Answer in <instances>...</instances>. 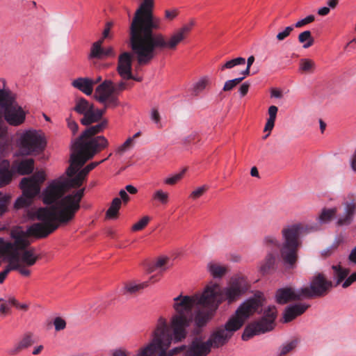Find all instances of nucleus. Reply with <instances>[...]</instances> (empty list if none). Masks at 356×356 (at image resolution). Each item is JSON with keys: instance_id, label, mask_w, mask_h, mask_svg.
I'll return each mask as SVG.
<instances>
[{"instance_id": "39", "label": "nucleus", "mask_w": 356, "mask_h": 356, "mask_svg": "<svg viewBox=\"0 0 356 356\" xmlns=\"http://www.w3.org/2000/svg\"><path fill=\"white\" fill-rule=\"evenodd\" d=\"M210 84V79L208 76L201 78L196 82L193 88V94L195 96L202 92Z\"/></svg>"}, {"instance_id": "41", "label": "nucleus", "mask_w": 356, "mask_h": 356, "mask_svg": "<svg viewBox=\"0 0 356 356\" xmlns=\"http://www.w3.org/2000/svg\"><path fill=\"white\" fill-rule=\"evenodd\" d=\"M298 342L297 339H293L281 346L279 348L278 355L286 356L297 346Z\"/></svg>"}, {"instance_id": "57", "label": "nucleus", "mask_w": 356, "mask_h": 356, "mask_svg": "<svg viewBox=\"0 0 356 356\" xmlns=\"http://www.w3.org/2000/svg\"><path fill=\"white\" fill-rule=\"evenodd\" d=\"M207 190V187L206 186H201L197 189L193 191L190 195V197L194 200L199 198L201 197L205 191Z\"/></svg>"}, {"instance_id": "52", "label": "nucleus", "mask_w": 356, "mask_h": 356, "mask_svg": "<svg viewBox=\"0 0 356 356\" xmlns=\"http://www.w3.org/2000/svg\"><path fill=\"white\" fill-rule=\"evenodd\" d=\"M293 31V26H286L282 31L278 33L276 35V39L278 41H283L288 36L290 35L291 33Z\"/></svg>"}, {"instance_id": "29", "label": "nucleus", "mask_w": 356, "mask_h": 356, "mask_svg": "<svg viewBox=\"0 0 356 356\" xmlns=\"http://www.w3.org/2000/svg\"><path fill=\"white\" fill-rule=\"evenodd\" d=\"M10 167V163L6 160L0 163V188L8 185L12 180L13 173Z\"/></svg>"}, {"instance_id": "9", "label": "nucleus", "mask_w": 356, "mask_h": 356, "mask_svg": "<svg viewBox=\"0 0 356 356\" xmlns=\"http://www.w3.org/2000/svg\"><path fill=\"white\" fill-rule=\"evenodd\" d=\"M194 24L195 22L191 21L189 24L183 26L168 38L162 33L159 32V31H156L143 55L138 60V65H145L149 63L156 55L157 51L175 50L178 44L186 38L188 33L191 31V28Z\"/></svg>"}, {"instance_id": "44", "label": "nucleus", "mask_w": 356, "mask_h": 356, "mask_svg": "<svg viewBox=\"0 0 356 356\" xmlns=\"http://www.w3.org/2000/svg\"><path fill=\"white\" fill-rule=\"evenodd\" d=\"M113 356H148L147 345L138 350V353L131 355L130 353L124 350H116L113 352Z\"/></svg>"}, {"instance_id": "28", "label": "nucleus", "mask_w": 356, "mask_h": 356, "mask_svg": "<svg viewBox=\"0 0 356 356\" xmlns=\"http://www.w3.org/2000/svg\"><path fill=\"white\" fill-rule=\"evenodd\" d=\"M81 168V167H80L73 175L70 177L67 175L69 177L67 179L71 184V186L73 188L80 187L83 184L88 173L91 171L90 168H88V165L79 170Z\"/></svg>"}, {"instance_id": "23", "label": "nucleus", "mask_w": 356, "mask_h": 356, "mask_svg": "<svg viewBox=\"0 0 356 356\" xmlns=\"http://www.w3.org/2000/svg\"><path fill=\"white\" fill-rule=\"evenodd\" d=\"M34 343L33 339V334L27 332L24 334L22 338L12 348L8 350L10 355H15L21 352L22 350L28 348Z\"/></svg>"}, {"instance_id": "51", "label": "nucleus", "mask_w": 356, "mask_h": 356, "mask_svg": "<svg viewBox=\"0 0 356 356\" xmlns=\"http://www.w3.org/2000/svg\"><path fill=\"white\" fill-rule=\"evenodd\" d=\"M46 179V175L44 171H38L35 172L33 177L28 178L35 182L38 187L40 188V184L42 183Z\"/></svg>"}, {"instance_id": "36", "label": "nucleus", "mask_w": 356, "mask_h": 356, "mask_svg": "<svg viewBox=\"0 0 356 356\" xmlns=\"http://www.w3.org/2000/svg\"><path fill=\"white\" fill-rule=\"evenodd\" d=\"M298 42L303 44V48L308 49L314 43V39L312 36L310 31H305L300 33L298 37Z\"/></svg>"}, {"instance_id": "64", "label": "nucleus", "mask_w": 356, "mask_h": 356, "mask_svg": "<svg viewBox=\"0 0 356 356\" xmlns=\"http://www.w3.org/2000/svg\"><path fill=\"white\" fill-rule=\"evenodd\" d=\"M348 260L350 262L356 265V246L351 250L348 255Z\"/></svg>"}, {"instance_id": "17", "label": "nucleus", "mask_w": 356, "mask_h": 356, "mask_svg": "<svg viewBox=\"0 0 356 356\" xmlns=\"http://www.w3.org/2000/svg\"><path fill=\"white\" fill-rule=\"evenodd\" d=\"M93 107V104L90 103L83 97H79L76 99L72 110L76 113L83 115L81 119V123L83 125L88 126L92 124V118H92Z\"/></svg>"}, {"instance_id": "38", "label": "nucleus", "mask_w": 356, "mask_h": 356, "mask_svg": "<svg viewBox=\"0 0 356 356\" xmlns=\"http://www.w3.org/2000/svg\"><path fill=\"white\" fill-rule=\"evenodd\" d=\"M334 277L337 279L336 286L339 285L349 274V270L342 268L341 266H332Z\"/></svg>"}, {"instance_id": "45", "label": "nucleus", "mask_w": 356, "mask_h": 356, "mask_svg": "<svg viewBox=\"0 0 356 356\" xmlns=\"http://www.w3.org/2000/svg\"><path fill=\"white\" fill-rule=\"evenodd\" d=\"M245 63V59L242 57H238L230 60L227 61L225 64L220 67L221 71L225 69H232L236 65H244Z\"/></svg>"}, {"instance_id": "15", "label": "nucleus", "mask_w": 356, "mask_h": 356, "mask_svg": "<svg viewBox=\"0 0 356 356\" xmlns=\"http://www.w3.org/2000/svg\"><path fill=\"white\" fill-rule=\"evenodd\" d=\"M45 147L44 137L36 131H27L20 138L19 150L23 155L38 154Z\"/></svg>"}, {"instance_id": "59", "label": "nucleus", "mask_w": 356, "mask_h": 356, "mask_svg": "<svg viewBox=\"0 0 356 356\" xmlns=\"http://www.w3.org/2000/svg\"><path fill=\"white\" fill-rule=\"evenodd\" d=\"M10 270H13V264L9 262V265L6 268V269L0 273V284H2L4 282Z\"/></svg>"}, {"instance_id": "34", "label": "nucleus", "mask_w": 356, "mask_h": 356, "mask_svg": "<svg viewBox=\"0 0 356 356\" xmlns=\"http://www.w3.org/2000/svg\"><path fill=\"white\" fill-rule=\"evenodd\" d=\"M14 241L4 242L2 238H0V262L8 259L10 252L13 250Z\"/></svg>"}, {"instance_id": "48", "label": "nucleus", "mask_w": 356, "mask_h": 356, "mask_svg": "<svg viewBox=\"0 0 356 356\" xmlns=\"http://www.w3.org/2000/svg\"><path fill=\"white\" fill-rule=\"evenodd\" d=\"M243 79H244V77H239V78H236V79H234L232 80L227 81L224 84L222 90L225 92L232 90L238 84H239Z\"/></svg>"}, {"instance_id": "24", "label": "nucleus", "mask_w": 356, "mask_h": 356, "mask_svg": "<svg viewBox=\"0 0 356 356\" xmlns=\"http://www.w3.org/2000/svg\"><path fill=\"white\" fill-rule=\"evenodd\" d=\"M356 210V202L352 200L350 202L345 203V216L339 218L337 221V225L339 226L349 225L353 218Z\"/></svg>"}, {"instance_id": "7", "label": "nucleus", "mask_w": 356, "mask_h": 356, "mask_svg": "<svg viewBox=\"0 0 356 356\" xmlns=\"http://www.w3.org/2000/svg\"><path fill=\"white\" fill-rule=\"evenodd\" d=\"M27 236H31L27 234V231L26 232L17 230L11 232L14 245L7 259L13 264V270L18 271L25 277H29L31 275L29 267L35 265L39 259V256L35 254V248L29 247L30 242Z\"/></svg>"}, {"instance_id": "27", "label": "nucleus", "mask_w": 356, "mask_h": 356, "mask_svg": "<svg viewBox=\"0 0 356 356\" xmlns=\"http://www.w3.org/2000/svg\"><path fill=\"white\" fill-rule=\"evenodd\" d=\"M81 168V167H80L73 175L70 177L67 175L69 177L67 179L71 184V186L73 188L80 187L83 184L88 173L91 171L90 168H88V165L79 170Z\"/></svg>"}, {"instance_id": "5", "label": "nucleus", "mask_w": 356, "mask_h": 356, "mask_svg": "<svg viewBox=\"0 0 356 356\" xmlns=\"http://www.w3.org/2000/svg\"><path fill=\"white\" fill-rule=\"evenodd\" d=\"M318 225H310L293 223L285 225L281 230L282 242L276 236L268 235L264 238L263 243L267 250L280 248V257L286 269L296 267L298 260V250L302 247V234L318 230Z\"/></svg>"}, {"instance_id": "30", "label": "nucleus", "mask_w": 356, "mask_h": 356, "mask_svg": "<svg viewBox=\"0 0 356 356\" xmlns=\"http://www.w3.org/2000/svg\"><path fill=\"white\" fill-rule=\"evenodd\" d=\"M107 124L108 121L104 119L99 124L89 127L80 135L81 139L96 136V134L102 132L106 129Z\"/></svg>"}, {"instance_id": "13", "label": "nucleus", "mask_w": 356, "mask_h": 356, "mask_svg": "<svg viewBox=\"0 0 356 356\" xmlns=\"http://www.w3.org/2000/svg\"><path fill=\"white\" fill-rule=\"evenodd\" d=\"M333 286L332 282L328 280L322 273H316L310 280V285L301 288L305 299H312L325 296Z\"/></svg>"}, {"instance_id": "16", "label": "nucleus", "mask_w": 356, "mask_h": 356, "mask_svg": "<svg viewBox=\"0 0 356 356\" xmlns=\"http://www.w3.org/2000/svg\"><path fill=\"white\" fill-rule=\"evenodd\" d=\"M20 188L22 190V195L18 197L15 203L17 209L27 207L32 203L33 198L40 191L35 181L24 177L20 181Z\"/></svg>"}, {"instance_id": "46", "label": "nucleus", "mask_w": 356, "mask_h": 356, "mask_svg": "<svg viewBox=\"0 0 356 356\" xmlns=\"http://www.w3.org/2000/svg\"><path fill=\"white\" fill-rule=\"evenodd\" d=\"M152 198L163 204H166L168 202L169 195L162 190H157L153 194Z\"/></svg>"}, {"instance_id": "8", "label": "nucleus", "mask_w": 356, "mask_h": 356, "mask_svg": "<svg viewBox=\"0 0 356 356\" xmlns=\"http://www.w3.org/2000/svg\"><path fill=\"white\" fill-rule=\"evenodd\" d=\"M108 140L104 136H97L81 139L79 136L72 145L70 165L66 170L70 177L76 173L80 167L97 154L108 147Z\"/></svg>"}, {"instance_id": "63", "label": "nucleus", "mask_w": 356, "mask_h": 356, "mask_svg": "<svg viewBox=\"0 0 356 356\" xmlns=\"http://www.w3.org/2000/svg\"><path fill=\"white\" fill-rule=\"evenodd\" d=\"M151 119L156 124L160 123L161 117L157 109L153 108L152 110Z\"/></svg>"}, {"instance_id": "6", "label": "nucleus", "mask_w": 356, "mask_h": 356, "mask_svg": "<svg viewBox=\"0 0 356 356\" xmlns=\"http://www.w3.org/2000/svg\"><path fill=\"white\" fill-rule=\"evenodd\" d=\"M264 302V294L257 291L252 297L241 303L224 325L218 327L210 334L207 341L211 349L225 346L251 316L259 312Z\"/></svg>"}, {"instance_id": "31", "label": "nucleus", "mask_w": 356, "mask_h": 356, "mask_svg": "<svg viewBox=\"0 0 356 356\" xmlns=\"http://www.w3.org/2000/svg\"><path fill=\"white\" fill-rule=\"evenodd\" d=\"M108 88H106L105 91L112 90L110 95L111 97H115V98H118V95L123 90L126 89V83L123 81L118 83L117 85H114L113 82L111 80H105L101 83H107Z\"/></svg>"}, {"instance_id": "47", "label": "nucleus", "mask_w": 356, "mask_h": 356, "mask_svg": "<svg viewBox=\"0 0 356 356\" xmlns=\"http://www.w3.org/2000/svg\"><path fill=\"white\" fill-rule=\"evenodd\" d=\"M150 221V218L147 216H143L138 222L133 225L131 230L133 232H138L143 230Z\"/></svg>"}, {"instance_id": "50", "label": "nucleus", "mask_w": 356, "mask_h": 356, "mask_svg": "<svg viewBox=\"0 0 356 356\" xmlns=\"http://www.w3.org/2000/svg\"><path fill=\"white\" fill-rule=\"evenodd\" d=\"M134 145V138H129L117 149V153L122 155Z\"/></svg>"}, {"instance_id": "10", "label": "nucleus", "mask_w": 356, "mask_h": 356, "mask_svg": "<svg viewBox=\"0 0 356 356\" xmlns=\"http://www.w3.org/2000/svg\"><path fill=\"white\" fill-rule=\"evenodd\" d=\"M0 107L3 109L4 119L10 125L17 127L24 123L26 113L10 90H0Z\"/></svg>"}, {"instance_id": "61", "label": "nucleus", "mask_w": 356, "mask_h": 356, "mask_svg": "<svg viewBox=\"0 0 356 356\" xmlns=\"http://www.w3.org/2000/svg\"><path fill=\"white\" fill-rule=\"evenodd\" d=\"M356 282V272L352 273L342 284L343 288H347L350 286L353 282Z\"/></svg>"}, {"instance_id": "14", "label": "nucleus", "mask_w": 356, "mask_h": 356, "mask_svg": "<svg viewBox=\"0 0 356 356\" xmlns=\"http://www.w3.org/2000/svg\"><path fill=\"white\" fill-rule=\"evenodd\" d=\"M107 83H100L95 89V97L98 102L103 104L102 109H95L93 107L92 123L99 122L105 114L106 110L114 109L120 106V102L118 98L110 95L112 90L105 91L108 88Z\"/></svg>"}, {"instance_id": "35", "label": "nucleus", "mask_w": 356, "mask_h": 356, "mask_svg": "<svg viewBox=\"0 0 356 356\" xmlns=\"http://www.w3.org/2000/svg\"><path fill=\"white\" fill-rule=\"evenodd\" d=\"M337 208L323 209L319 215L318 220L319 223H327L336 216Z\"/></svg>"}, {"instance_id": "21", "label": "nucleus", "mask_w": 356, "mask_h": 356, "mask_svg": "<svg viewBox=\"0 0 356 356\" xmlns=\"http://www.w3.org/2000/svg\"><path fill=\"white\" fill-rule=\"evenodd\" d=\"M310 307L306 303H297L287 307L284 312V321L289 323L302 315Z\"/></svg>"}, {"instance_id": "2", "label": "nucleus", "mask_w": 356, "mask_h": 356, "mask_svg": "<svg viewBox=\"0 0 356 356\" xmlns=\"http://www.w3.org/2000/svg\"><path fill=\"white\" fill-rule=\"evenodd\" d=\"M188 300V298L181 300L179 298H175L173 308L175 312L170 321L163 316L158 318L151 332V339L147 344L148 356H174L186 351V345L168 349L172 343L184 341L189 333L193 313L191 311Z\"/></svg>"}, {"instance_id": "25", "label": "nucleus", "mask_w": 356, "mask_h": 356, "mask_svg": "<svg viewBox=\"0 0 356 356\" xmlns=\"http://www.w3.org/2000/svg\"><path fill=\"white\" fill-rule=\"evenodd\" d=\"M72 85L86 95H90L92 93L93 83L90 78H78L72 81Z\"/></svg>"}, {"instance_id": "32", "label": "nucleus", "mask_w": 356, "mask_h": 356, "mask_svg": "<svg viewBox=\"0 0 356 356\" xmlns=\"http://www.w3.org/2000/svg\"><path fill=\"white\" fill-rule=\"evenodd\" d=\"M277 111H278V108L275 106H270L268 108L269 118L267 120L264 131L270 132L272 131V129H273V127L275 126V122L276 120Z\"/></svg>"}, {"instance_id": "12", "label": "nucleus", "mask_w": 356, "mask_h": 356, "mask_svg": "<svg viewBox=\"0 0 356 356\" xmlns=\"http://www.w3.org/2000/svg\"><path fill=\"white\" fill-rule=\"evenodd\" d=\"M194 327L191 330L193 336L191 341L186 346V350L184 356H207L211 352V349L207 341L200 335L202 327L207 324L198 325L196 323V314H193Z\"/></svg>"}, {"instance_id": "22", "label": "nucleus", "mask_w": 356, "mask_h": 356, "mask_svg": "<svg viewBox=\"0 0 356 356\" xmlns=\"http://www.w3.org/2000/svg\"><path fill=\"white\" fill-rule=\"evenodd\" d=\"M207 270L213 278L221 279L227 274L229 268L216 261H211L207 264Z\"/></svg>"}, {"instance_id": "1", "label": "nucleus", "mask_w": 356, "mask_h": 356, "mask_svg": "<svg viewBox=\"0 0 356 356\" xmlns=\"http://www.w3.org/2000/svg\"><path fill=\"white\" fill-rule=\"evenodd\" d=\"M70 188L72 187L68 179L63 177L49 184L42 196L44 204L50 206L40 207L33 213V217L40 222L27 228L29 235L37 238H46L60 224H66L74 218L80 209L85 188L63 197Z\"/></svg>"}, {"instance_id": "11", "label": "nucleus", "mask_w": 356, "mask_h": 356, "mask_svg": "<svg viewBox=\"0 0 356 356\" xmlns=\"http://www.w3.org/2000/svg\"><path fill=\"white\" fill-rule=\"evenodd\" d=\"M277 317V309L275 306H270L264 310L263 316L258 321L249 323L244 329L241 338L248 341L255 335H259L273 330Z\"/></svg>"}, {"instance_id": "19", "label": "nucleus", "mask_w": 356, "mask_h": 356, "mask_svg": "<svg viewBox=\"0 0 356 356\" xmlns=\"http://www.w3.org/2000/svg\"><path fill=\"white\" fill-rule=\"evenodd\" d=\"M132 70V55L130 52L124 51L118 57L117 72L122 79L128 80L134 78Z\"/></svg>"}, {"instance_id": "37", "label": "nucleus", "mask_w": 356, "mask_h": 356, "mask_svg": "<svg viewBox=\"0 0 356 356\" xmlns=\"http://www.w3.org/2000/svg\"><path fill=\"white\" fill-rule=\"evenodd\" d=\"M122 200L119 197H115L106 211V217L109 218H115L118 217V211L120 209Z\"/></svg>"}, {"instance_id": "40", "label": "nucleus", "mask_w": 356, "mask_h": 356, "mask_svg": "<svg viewBox=\"0 0 356 356\" xmlns=\"http://www.w3.org/2000/svg\"><path fill=\"white\" fill-rule=\"evenodd\" d=\"M315 68V63L308 58H302L300 60L299 70L305 73H312Z\"/></svg>"}, {"instance_id": "55", "label": "nucleus", "mask_w": 356, "mask_h": 356, "mask_svg": "<svg viewBox=\"0 0 356 356\" xmlns=\"http://www.w3.org/2000/svg\"><path fill=\"white\" fill-rule=\"evenodd\" d=\"M54 325L56 331H60L66 327V322L61 317H56L54 320Z\"/></svg>"}, {"instance_id": "4", "label": "nucleus", "mask_w": 356, "mask_h": 356, "mask_svg": "<svg viewBox=\"0 0 356 356\" xmlns=\"http://www.w3.org/2000/svg\"><path fill=\"white\" fill-rule=\"evenodd\" d=\"M154 0H143L130 23L128 45L137 62L156 31L161 29V19L153 13Z\"/></svg>"}, {"instance_id": "53", "label": "nucleus", "mask_w": 356, "mask_h": 356, "mask_svg": "<svg viewBox=\"0 0 356 356\" xmlns=\"http://www.w3.org/2000/svg\"><path fill=\"white\" fill-rule=\"evenodd\" d=\"M9 199V196L0 192V216L6 212Z\"/></svg>"}, {"instance_id": "43", "label": "nucleus", "mask_w": 356, "mask_h": 356, "mask_svg": "<svg viewBox=\"0 0 356 356\" xmlns=\"http://www.w3.org/2000/svg\"><path fill=\"white\" fill-rule=\"evenodd\" d=\"M148 286L147 282H143L142 284H135L133 283H128L124 288V293L135 294L138 291L144 289Z\"/></svg>"}, {"instance_id": "42", "label": "nucleus", "mask_w": 356, "mask_h": 356, "mask_svg": "<svg viewBox=\"0 0 356 356\" xmlns=\"http://www.w3.org/2000/svg\"><path fill=\"white\" fill-rule=\"evenodd\" d=\"M104 58V48L98 46L97 44H92L90 48V51L88 55V59H103Z\"/></svg>"}, {"instance_id": "20", "label": "nucleus", "mask_w": 356, "mask_h": 356, "mask_svg": "<svg viewBox=\"0 0 356 356\" xmlns=\"http://www.w3.org/2000/svg\"><path fill=\"white\" fill-rule=\"evenodd\" d=\"M279 255L277 250H267L266 254L261 261L259 271L262 275L271 274L277 269Z\"/></svg>"}, {"instance_id": "33", "label": "nucleus", "mask_w": 356, "mask_h": 356, "mask_svg": "<svg viewBox=\"0 0 356 356\" xmlns=\"http://www.w3.org/2000/svg\"><path fill=\"white\" fill-rule=\"evenodd\" d=\"M34 168V161L33 159L22 160L18 165L17 170L21 175H29Z\"/></svg>"}, {"instance_id": "49", "label": "nucleus", "mask_w": 356, "mask_h": 356, "mask_svg": "<svg viewBox=\"0 0 356 356\" xmlns=\"http://www.w3.org/2000/svg\"><path fill=\"white\" fill-rule=\"evenodd\" d=\"M186 172V169L182 170L181 172L174 175L173 176L168 177L164 180V183L168 185H175L179 180H181Z\"/></svg>"}, {"instance_id": "26", "label": "nucleus", "mask_w": 356, "mask_h": 356, "mask_svg": "<svg viewBox=\"0 0 356 356\" xmlns=\"http://www.w3.org/2000/svg\"><path fill=\"white\" fill-rule=\"evenodd\" d=\"M81 168V167H80L73 175L70 177L67 175L69 177L67 179L71 184V186L73 188L80 187L83 184L88 173L91 171L90 168H88V165L79 170Z\"/></svg>"}, {"instance_id": "62", "label": "nucleus", "mask_w": 356, "mask_h": 356, "mask_svg": "<svg viewBox=\"0 0 356 356\" xmlns=\"http://www.w3.org/2000/svg\"><path fill=\"white\" fill-rule=\"evenodd\" d=\"M67 126L69 129L72 131L73 134H75L78 131L79 125L74 120L68 119Z\"/></svg>"}, {"instance_id": "56", "label": "nucleus", "mask_w": 356, "mask_h": 356, "mask_svg": "<svg viewBox=\"0 0 356 356\" xmlns=\"http://www.w3.org/2000/svg\"><path fill=\"white\" fill-rule=\"evenodd\" d=\"M113 26V23L112 22H107L105 24V28L103 31L102 35L104 38L111 39L113 38L112 34L111 33V28Z\"/></svg>"}, {"instance_id": "54", "label": "nucleus", "mask_w": 356, "mask_h": 356, "mask_svg": "<svg viewBox=\"0 0 356 356\" xmlns=\"http://www.w3.org/2000/svg\"><path fill=\"white\" fill-rule=\"evenodd\" d=\"M314 19H315L314 15H308L305 18L297 22L295 24L294 26L296 28H301L308 24L313 22L314 21Z\"/></svg>"}, {"instance_id": "60", "label": "nucleus", "mask_w": 356, "mask_h": 356, "mask_svg": "<svg viewBox=\"0 0 356 356\" xmlns=\"http://www.w3.org/2000/svg\"><path fill=\"white\" fill-rule=\"evenodd\" d=\"M178 15V10L177 9L173 10H165V18L167 20L174 19Z\"/></svg>"}, {"instance_id": "18", "label": "nucleus", "mask_w": 356, "mask_h": 356, "mask_svg": "<svg viewBox=\"0 0 356 356\" xmlns=\"http://www.w3.org/2000/svg\"><path fill=\"white\" fill-rule=\"evenodd\" d=\"M276 302L280 305H284L291 301L305 299L301 292V288L295 289L291 287L279 289L275 294Z\"/></svg>"}, {"instance_id": "3", "label": "nucleus", "mask_w": 356, "mask_h": 356, "mask_svg": "<svg viewBox=\"0 0 356 356\" xmlns=\"http://www.w3.org/2000/svg\"><path fill=\"white\" fill-rule=\"evenodd\" d=\"M249 288V284L243 277H238L231 281L229 286L222 289L219 284L209 282L202 293L193 296L181 295L177 296L180 300L188 298L191 311L194 306L199 307L196 311V323L198 325L207 324L214 315L219 305L223 301L231 304L236 301Z\"/></svg>"}, {"instance_id": "58", "label": "nucleus", "mask_w": 356, "mask_h": 356, "mask_svg": "<svg viewBox=\"0 0 356 356\" xmlns=\"http://www.w3.org/2000/svg\"><path fill=\"white\" fill-rule=\"evenodd\" d=\"M168 260V258L167 257L159 258L154 264L150 272H153L156 270L157 268H161L164 265L166 264Z\"/></svg>"}]
</instances>
